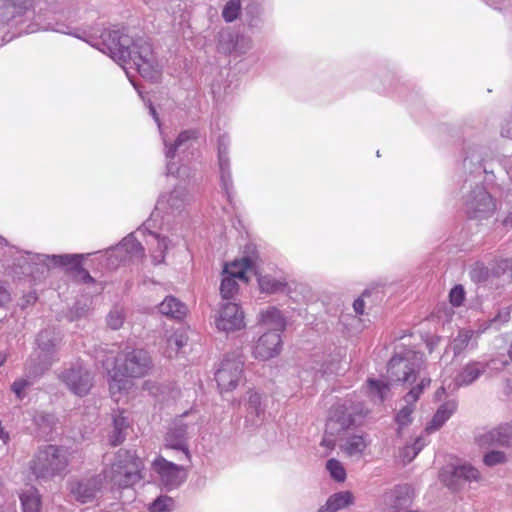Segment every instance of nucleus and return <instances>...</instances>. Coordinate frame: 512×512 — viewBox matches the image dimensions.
<instances>
[{
  "instance_id": "obj_23",
  "label": "nucleus",
  "mask_w": 512,
  "mask_h": 512,
  "mask_svg": "<svg viewBox=\"0 0 512 512\" xmlns=\"http://www.w3.org/2000/svg\"><path fill=\"white\" fill-rule=\"evenodd\" d=\"M458 403L455 399H449L442 403L436 410L431 421L426 427L428 433L438 431L456 412Z\"/></svg>"
},
{
  "instance_id": "obj_39",
  "label": "nucleus",
  "mask_w": 512,
  "mask_h": 512,
  "mask_svg": "<svg viewBox=\"0 0 512 512\" xmlns=\"http://www.w3.org/2000/svg\"><path fill=\"white\" fill-rule=\"evenodd\" d=\"M238 290L239 286L237 279L231 276L223 275V279L220 285V293L222 298L231 299L238 293Z\"/></svg>"
},
{
  "instance_id": "obj_56",
  "label": "nucleus",
  "mask_w": 512,
  "mask_h": 512,
  "mask_svg": "<svg viewBox=\"0 0 512 512\" xmlns=\"http://www.w3.org/2000/svg\"><path fill=\"white\" fill-rule=\"evenodd\" d=\"M353 308L357 314L362 315L364 313V301L360 298L356 299L353 303Z\"/></svg>"
},
{
  "instance_id": "obj_29",
  "label": "nucleus",
  "mask_w": 512,
  "mask_h": 512,
  "mask_svg": "<svg viewBox=\"0 0 512 512\" xmlns=\"http://www.w3.org/2000/svg\"><path fill=\"white\" fill-rule=\"evenodd\" d=\"M369 444L370 440L366 434H353L349 435L340 447L348 456L360 458Z\"/></svg>"
},
{
  "instance_id": "obj_30",
  "label": "nucleus",
  "mask_w": 512,
  "mask_h": 512,
  "mask_svg": "<svg viewBox=\"0 0 512 512\" xmlns=\"http://www.w3.org/2000/svg\"><path fill=\"white\" fill-rule=\"evenodd\" d=\"M354 497L349 491L332 494L317 512H338L353 504Z\"/></svg>"
},
{
  "instance_id": "obj_2",
  "label": "nucleus",
  "mask_w": 512,
  "mask_h": 512,
  "mask_svg": "<svg viewBox=\"0 0 512 512\" xmlns=\"http://www.w3.org/2000/svg\"><path fill=\"white\" fill-rule=\"evenodd\" d=\"M110 361L107 359L103 365L110 375L109 390L113 396L127 390L131 382L122 377H142L151 369L152 361L148 352L143 349L126 347L115 358L113 369H110Z\"/></svg>"
},
{
  "instance_id": "obj_31",
  "label": "nucleus",
  "mask_w": 512,
  "mask_h": 512,
  "mask_svg": "<svg viewBox=\"0 0 512 512\" xmlns=\"http://www.w3.org/2000/svg\"><path fill=\"white\" fill-rule=\"evenodd\" d=\"M158 308L161 314L179 320L187 313L186 305L173 296H167Z\"/></svg>"
},
{
  "instance_id": "obj_17",
  "label": "nucleus",
  "mask_w": 512,
  "mask_h": 512,
  "mask_svg": "<svg viewBox=\"0 0 512 512\" xmlns=\"http://www.w3.org/2000/svg\"><path fill=\"white\" fill-rule=\"evenodd\" d=\"M152 468L158 474L161 483L169 489L178 487L184 481L182 468L161 456L153 461Z\"/></svg>"
},
{
  "instance_id": "obj_12",
  "label": "nucleus",
  "mask_w": 512,
  "mask_h": 512,
  "mask_svg": "<svg viewBox=\"0 0 512 512\" xmlns=\"http://www.w3.org/2000/svg\"><path fill=\"white\" fill-rule=\"evenodd\" d=\"M475 441L482 449H488L490 447H511L512 424H501L493 429L479 433Z\"/></svg>"
},
{
  "instance_id": "obj_63",
  "label": "nucleus",
  "mask_w": 512,
  "mask_h": 512,
  "mask_svg": "<svg viewBox=\"0 0 512 512\" xmlns=\"http://www.w3.org/2000/svg\"><path fill=\"white\" fill-rule=\"evenodd\" d=\"M476 161L480 163L482 161V158L480 156H477Z\"/></svg>"
},
{
  "instance_id": "obj_19",
  "label": "nucleus",
  "mask_w": 512,
  "mask_h": 512,
  "mask_svg": "<svg viewBox=\"0 0 512 512\" xmlns=\"http://www.w3.org/2000/svg\"><path fill=\"white\" fill-rule=\"evenodd\" d=\"M81 254H63V255H39L38 260L47 267L70 266L73 269H79L85 282L93 281L88 271L81 268Z\"/></svg>"
},
{
  "instance_id": "obj_43",
  "label": "nucleus",
  "mask_w": 512,
  "mask_h": 512,
  "mask_svg": "<svg viewBox=\"0 0 512 512\" xmlns=\"http://www.w3.org/2000/svg\"><path fill=\"white\" fill-rule=\"evenodd\" d=\"M483 462L488 467L504 464L507 462V455L503 451L491 450L484 455Z\"/></svg>"
},
{
  "instance_id": "obj_48",
  "label": "nucleus",
  "mask_w": 512,
  "mask_h": 512,
  "mask_svg": "<svg viewBox=\"0 0 512 512\" xmlns=\"http://www.w3.org/2000/svg\"><path fill=\"white\" fill-rule=\"evenodd\" d=\"M251 46L252 41L250 38L237 34V46L235 47L234 52L244 54L251 48Z\"/></svg>"
},
{
  "instance_id": "obj_10",
  "label": "nucleus",
  "mask_w": 512,
  "mask_h": 512,
  "mask_svg": "<svg viewBox=\"0 0 512 512\" xmlns=\"http://www.w3.org/2000/svg\"><path fill=\"white\" fill-rule=\"evenodd\" d=\"M191 201V196L188 191L182 187L177 186L170 193L162 194L158 199L152 217H158L163 214L180 213L186 205Z\"/></svg>"
},
{
  "instance_id": "obj_16",
  "label": "nucleus",
  "mask_w": 512,
  "mask_h": 512,
  "mask_svg": "<svg viewBox=\"0 0 512 512\" xmlns=\"http://www.w3.org/2000/svg\"><path fill=\"white\" fill-rule=\"evenodd\" d=\"M282 349V339L278 332H265L253 347L254 358L267 361L278 356Z\"/></svg>"
},
{
  "instance_id": "obj_58",
  "label": "nucleus",
  "mask_w": 512,
  "mask_h": 512,
  "mask_svg": "<svg viewBox=\"0 0 512 512\" xmlns=\"http://www.w3.org/2000/svg\"><path fill=\"white\" fill-rule=\"evenodd\" d=\"M149 111H150V114L151 116L154 118L155 122L157 123L159 129L161 128V123H160V119H159V116L156 112V109L154 108V106L152 105L151 102H149Z\"/></svg>"
},
{
  "instance_id": "obj_37",
  "label": "nucleus",
  "mask_w": 512,
  "mask_h": 512,
  "mask_svg": "<svg viewBox=\"0 0 512 512\" xmlns=\"http://www.w3.org/2000/svg\"><path fill=\"white\" fill-rule=\"evenodd\" d=\"M237 46V34L230 30H222L218 34V51L231 54Z\"/></svg>"
},
{
  "instance_id": "obj_27",
  "label": "nucleus",
  "mask_w": 512,
  "mask_h": 512,
  "mask_svg": "<svg viewBox=\"0 0 512 512\" xmlns=\"http://www.w3.org/2000/svg\"><path fill=\"white\" fill-rule=\"evenodd\" d=\"M151 246V259L154 265L162 264L166 251L171 247V241L165 236L150 232L146 241Z\"/></svg>"
},
{
  "instance_id": "obj_8",
  "label": "nucleus",
  "mask_w": 512,
  "mask_h": 512,
  "mask_svg": "<svg viewBox=\"0 0 512 512\" xmlns=\"http://www.w3.org/2000/svg\"><path fill=\"white\" fill-rule=\"evenodd\" d=\"M58 377L73 394L79 397L86 396L94 383L92 372L82 361L71 363L60 372Z\"/></svg>"
},
{
  "instance_id": "obj_57",
  "label": "nucleus",
  "mask_w": 512,
  "mask_h": 512,
  "mask_svg": "<svg viewBox=\"0 0 512 512\" xmlns=\"http://www.w3.org/2000/svg\"><path fill=\"white\" fill-rule=\"evenodd\" d=\"M407 454H411V449L410 447L407 445L403 448L402 452H401V457L403 459L404 462H411L414 458H409V456Z\"/></svg>"
},
{
  "instance_id": "obj_36",
  "label": "nucleus",
  "mask_w": 512,
  "mask_h": 512,
  "mask_svg": "<svg viewBox=\"0 0 512 512\" xmlns=\"http://www.w3.org/2000/svg\"><path fill=\"white\" fill-rule=\"evenodd\" d=\"M389 391L388 383L373 379L368 380V393L375 403H382Z\"/></svg>"
},
{
  "instance_id": "obj_52",
  "label": "nucleus",
  "mask_w": 512,
  "mask_h": 512,
  "mask_svg": "<svg viewBox=\"0 0 512 512\" xmlns=\"http://www.w3.org/2000/svg\"><path fill=\"white\" fill-rule=\"evenodd\" d=\"M411 449V454H407L409 458H415L417 454L422 450L424 443L421 438H417L412 445H408Z\"/></svg>"
},
{
  "instance_id": "obj_53",
  "label": "nucleus",
  "mask_w": 512,
  "mask_h": 512,
  "mask_svg": "<svg viewBox=\"0 0 512 512\" xmlns=\"http://www.w3.org/2000/svg\"><path fill=\"white\" fill-rule=\"evenodd\" d=\"M411 449V454H407L409 458H415L417 454L422 450L424 443L421 438H417L412 445H408Z\"/></svg>"
},
{
  "instance_id": "obj_9",
  "label": "nucleus",
  "mask_w": 512,
  "mask_h": 512,
  "mask_svg": "<svg viewBox=\"0 0 512 512\" xmlns=\"http://www.w3.org/2000/svg\"><path fill=\"white\" fill-rule=\"evenodd\" d=\"M244 360L240 355L226 357L215 373V380L223 392H228L237 387L243 374Z\"/></svg>"
},
{
  "instance_id": "obj_18",
  "label": "nucleus",
  "mask_w": 512,
  "mask_h": 512,
  "mask_svg": "<svg viewBox=\"0 0 512 512\" xmlns=\"http://www.w3.org/2000/svg\"><path fill=\"white\" fill-rule=\"evenodd\" d=\"M197 138V132L195 130L182 131L173 144H168L167 140L163 137V143L165 146V157L167 162V174L174 175L179 171V168L175 163L172 162L178 151H184L190 145V142Z\"/></svg>"
},
{
  "instance_id": "obj_14",
  "label": "nucleus",
  "mask_w": 512,
  "mask_h": 512,
  "mask_svg": "<svg viewBox=\"0 0 512 512\" xmlns=\"http://www.w3.org/2000/svg\"><path fill=\"white\" fill-rule=\"evenodd\" d=\"M230 139L227 135H221L218 138V164L220 170L221 187L225 192L227 199L231 202L233 193V181L230 171V160L228 157Z\"/></svg>"
},
{
  "instance_id": "obj_41",
  "label": "nucleus",
  "mask_w": 512,
  "mask_h": 512,
  "mask_svg": "<svg viewBox=\"0 0 512 512\" xmlns=\"http://www.w3.org/2000/svg\"><path fill=\"white\" fill-rule=\"evenodd\" d=\"M37 377H34V376H29L28 375V371H27V366L25 367V377L24 378H20V379H17L13 382L12 384V391L16 394L17 398L19 400H22L25 396L24 394V390L31 386L33 384V381L36 379Z\"/></svg>"
},
{
  "instance_id": "obj_50",
  "label": "nucleus",
  "mask_w": 512,
  "mask_h": 512,
  "mask_svg": "<svg viewBox=\"0 0 512 512\" xmlns=\"http://www.w3.org/2000/svg\"><path fill=\"white\" fill-rule=\"evenodd\" d=\"M126 438V433H123L119 430H115L113 428L112 432L109 435L108 441L112 446L120 445Z\"/></svg>"
},
{
  "instance_id": "obj_62",
  "label": "nucleus",
  "mask_w": 512,
  "mask_h": 512,
  "mask_svg": "<svg viewBox=\"0 0 512 512\" xmlns=\"http://www.w3.org/2000/svg\"><path fill=\"white\" fill-rule=\"evenodd\" d=\"M6 361V354L0 353V367L5 363Z\"/></svg>"
},
{
  "instance_id": "obj_4",
  "label": "nucleus",
  "mask_w": 512,
  "mask_h": 512,
  "mask_svg": "<svg viewBox=\"0 0 512 512\" xmlns=\"http://www.w3.org/2000/svg\"><path fill=\"white\" fill-rule=\"evenodd\" d=\"M143 471L144 462L135 451L120 449L103 477L115 487L129 488L144 478Z\"/></svg>"
},
{
  "instance_id": "obj_13",
  "label": "nucleus",
  "mask_w": 512,
  "mask_h": 512,
  "mask_svg": "<svg viewBox=\"0 0 512 512\" xmlns=\"http://www.w3.org/2000/svg\"><path fill=\"white\" fill-rule=\"evenodd\" d=\"M429 385L430 379L424 377L403 397L405 405L399 410L395 417V421L398 424V433H400L404 427L412 423V414L415 410V404L424 389Z\"/></svg>"
},
{
  "instance_id": "obj_55",
  "label": "nucleus",
  "mask_w": 512,
  "mask_h": 512,
  "mask_svg": "<svg viewBox=\"0 0 512 512\" xmlns=\"http://www.w3.org/2000/svg\"><path fill=\"white\" fill-rule=\"evenodd\" d=\"M10 301L9 291L0 283V306Z\"/></svg>"
},
{
  "instance_id": "obj_46",
  "label": "nucleus",
  "mask_w": 512,
  "mask_h": 512,
  "mask_svg": "<svg viewBox=\"0 0 512 512\" xmlns=\"http://www.w3.org/2000/svg\"><path fill=\"white\" fill-rule=\"evenodd\" d=\"M124 322V315L122 310L116 308L113 309L107 316V324L110 328L117 330Z\"/></svg>"
},
{
  "instance_id": "obj_3",
  "label": "nucleus",
  "mask_w": 512,
  "mask_h": 512,
  "mask_svg": "<svg viewBox=\"0 0 512 512\" xmlns=\"http://www.w3.org/2000/svg\"><path fill=\"white\" fill-rule=\"evenodd\" d=\"M69 459L63 447L48 444L41 446L29 462V470L39 482H49L67 473Z\"/></svg>"
},
{
  "instance_id": "obj_20",
  "label": "nucleus",
  "mask_w": 512,
  "mask_h": 512,
  "mask_svg": "<svg viewBox=\"0 0 512 512\" xmlns=\"http://www.w3.org/2000/svg\"><path fill=\"white\" fill-rule=\"evenodd\" d=\"M186 415L187 413L174 421L173 426L167 433L166 442L169 447L183 451L185 456L188 457L189 452L186 446V438L192 426L184 422V416Z\"/></svg>"
},
{
  "instance_id": "obj_44",
  "label": "nucleus",
  "mask_w": 512,
  "mask_h": 512,
  "mask_svg": "<svg viewBox=\"0 0 512 512\" xmlns=\"http://www.w3.org/2000/svg\"><path fill=\"white\" fill-rule=\"evenodd\" d=\"M173 508L174 501L168 496H160L150 505V510L153 512L171 511Z\"/></svg>"
},
{
  "instance_id": "obj_25",
  "label": "nucleus",
  "mask_w": 512,
  "mask_h": 512,
  "mask_svg": "<svg viewBox=\"0 0 512 512\" xmlns=\"http://www.w3.org/2000/svg\"><path fill=\"white\" fill-rule=\"evenodd\" d=\"M187 343V333L184 330H177L171 333L167 332L165 334L164 342L161 345V348L163 350V354L166 357L172 358L173 356L177 355L178 352L187 345Z\"/></svg>"
},
{
  "instance_id": "obj_11",
  "label": "nucleus",
  "mask_w": 512,
  "mask_h": 512,
  "mask_svg": "<svg viewBox=\"0 0 512 512\" xmlns=\"http://www.w3.org/2000/svg\"><path fill=\"white\" fill-rule=\"evenodd\" d=\"M215 323L217 329L224 332L241 330L246 325L243 311L234 302H227L221 305Z\"/></svg>"
},
{
  "instance_id": "obj_32",
  "label": "nucleus",
  "mask_w": 512,
  "mask_h": 512,
  "mask_svg": "<svg viewBox=\"0 0 512 512\" xmlns=\"http://www.w3.org/2000/svg\"><path fill=\"white\" fill-rule=\"evenodd\" d=\"M3 8H0V21L6 22L16 15L22 14L32 6L33 0H4Z\"/></svg>"
},
{
  "instance_id": "obj_54",
  "label": "nucleus",
  "mask_w": 512,
  "mask_h": 512,
  "mask_svg": "<svg viewBox=\"0 0 512 512\" xmlns=\"http://www.w3.org/2000/svg\"><path fill=\"white\" fill-rule=\"evenodd\" d=\"M501 135L503 137L512 139V120H507L501 128Z\"/></svg>"
},
{
  "instance_id": "obj_49",
  "label": "nucleus",
  "mask_w": 512,
  "mask_h": 512,
  "mask_svg": "<svg viewBox=\"0 0 512 512\" xmlns=\"http://www.w3.org/2000/svg\"><path fill=\"white\" fill-rule=\"evenodd\" d=\"M468 332H460L457 338L453 342V350L455 353H458L464 346L467 345L469 341Z\"/></svg>"
},
{
  "instance_id": "obj_61",
  "label": "nucleus",
  "mask_w": 512,
  "mask_h": 512,
  "mask_svg": "<svg viewBox=\"0 0 512 512\" xmlns=\"http://www.w3.org/2000/svg\"><path fill=\"white\" fill-rule=\"evenodd\" d=\"M510 315V309H505L502 313L499 314V317H503L504 321H507Z\"/></svg>"
},
{
  "instance_id": "obj_38",
  "label": "nucleus",
  "mask_w": 512,
  "mask_h": 512,
  "mask_svg": "<svg viewBox=\"0 0 512 512\" xmlns=\"http://www.w3.org/2000/svg\"><path fill=\"white\" fill-rule=\"evenodd\" d=\"M457 465L447 466L441 473L442 482L452 490H458L464 484L460 473H456Z\"/></svg>"
},
{
  "instance_id": "obj_42",
  "label": "nucleus",
  "mask_w": 512,
  "mask_h": 512,
  "mask_svg": "<svg viewBox=\"0 0 512 512\" xmlns=\"http://www.w3.org/2000/svg\"><path fill=\"white\" fill-rule=\"evenodd\" d=\"M326 468L334 480L338 482H343L345 480L346 471L340 461L336 459H330L327 461Z\"/></svg>"
},
{
  "instance_id": "obj_35",
  "label": "nucleus",
  "mask_w": 512,
  "mask_h": 512,
  "mask_svg": "<svg viewBox=\"0 0 512 512\" xmlns=\"http://www.w3.org/2000/svg\"><path fill=\"white\" fill-rule=\"evenodd\" d=\"M248 417H254L252 422L257 424L264 417V408L262 407L261 396L256 392H249L247 402Z\"/></svg>"
},
{
  "instance_id": "obj_21",
  "label": "nucleus",
  "mask_w": 512,
  "mask_h": 512,
  "mask_svg": "<svg viewBox=\"0 0 512 512\" xmlns=\"http://www.w3.org/2000/svg\"><path fill=\"white\" fill-rule=\"evenodd\" d=\"M355 417L344 405L337 406L331 413L326 424V431L333 435L341 430H346L355 424Z\"/></svg>"
},
{
  "instance_id": "obj_47",
  "label": "nucleus",
  "mask_w": 512,
  "mask_h": 512,
  "mask_svg": "<svg viewBox=\"0 0 512 512\" xmlns=\"http://www.w3.org/2000/svg\"><path fill=\"white\" fill-rule=\"evenodd\" d=\"M450 302L453 306L459 307L465 298V292L461 285H457L451 289L449 293Z\"/></svg>"
},
{
  "instance_id": "obj_40",
  "label": "nucleus",
  "mask_w": 512,
  "mask_h": 512,
  "mask_svg": "<svg viewBox=\"0 0 512 512\" xmlns=\"http://www.w3.org/2000/svg\"><path fill=\"white\" fill-rule=\"evenodd\" d=\"M457 471V473H460L461 479L464 484L467 482H478L481 480V474L479 470L472 466L471 464L465 463L457 465Z\"/></svg>"
},
{
  "instance_id": "obj_64",
  "label": "nucleus",
  "mask_w": 512,
  "mask_h": 512,
  "mask_svg": "<svg viewBox=\"0 0 512 512\" xmlns=\"http://www.w3.org/2000/svg\"><path fill=\"white\" fill-rule=\"evenodd\" d=\"M150 221H151V220H149V221H147V222L145 223V227H146V228H148V227L150 226Z\"/></svg>"
},
{
  "instance_id": "obj_28",
  "label": "nucleus",
  "mask_w": 512,
  "mask_h": 512,
  "mask_svg": "<svg viewBox=\"0 0 512 512\" xmlns=\"http://www.w3.org/2000/svg\"><path fill=\"white\" fill-rule=\"evenodd\" d=\"M487 365L482 362H471L463 367L455 378V388L468 386L486 371Z\"/></svg>"
},
{
  "instance_id": "obj_7",
  "label": "nucleus",
  "mask_w": 512,
  "mask_h": 512,
  "mask_svg": "<svg viewBox=\"0 0 512 512\" xmlns=\"http://www.w3.org/2000/svg\"><path fill=\"white\" fill-rule=\"evenodd\" d=\"M422 364V355L407 351L403 356L397 354L388 363V373L392 380L412 384L416 381Z\"/></svg>"
},
{
  "instance_id": "obj_45",
  "label": "nucleus",
  "mask_w": 512,
  "mask_h": 512,
  "mask_svg": "<svg viewBox=\"0 0 512 512\" xmlns=\"http://www.w3.org/2000/svg\"><path fill=\"white\" fill-rule=\"evenodd\" d=\"M240 12V2L238 0H231L225 5L222 16L227 22L234 21Z\"/></svg>"
},
{
  "instance_id": "obj_5",
  "label": "nucleus",
  "mask_w": 512,
  "mask_h": 512,
  "mask_svg": "<svg viewBox=\"0 0 512 512\" xmlns=\"http://www.w3.org/2000/svg\"><path fill=\"white\" fill-rule=\"evenodd\" d=\"M61 341L59 333L53 329L41 331L37 337V349L27 362L29 376L40 377L57 360L56 348Z\"/></svg>"
},
{
  "instance_id": "obj_60",
  "label": "nucleus",
  "mask_w": 512,
  "mask_h": 512,
  "mask_svg": "<svg viewBox=\"0 0 512 512\" xmlns=\"http://www.w3.org/2000/svg\"><path fill=\"white\" fill-rule=\"evenodd\" d=\"M503 225L509 226L512 225V213H509L504 219H503Z\"/></svg>"
},
{
  "instance_id": "obj_15",
  "label": "nucleus",
  "mask_w": 512,
  "mask_h": 512,
  "mask_svg": "<svg viewBox=\"0 0 512 512\" xmlns=\"http://www.w3.org/2000/svg\"><path fill=\"white\" fill-rule=\"evenodd\" d=\"M104 477L97 475L89 478L73 480L69 483V489L74 498L81 502L87 503L95 499L103 485Z\"/></svg>"
},
{
  "instance_id": "obj_59",
  "label": "nucleus",
  "mask_w": 512,
  "mask_h": 512,
  "mask_svg": "<svg viewBox=\"0 0 512 512\" xmlns=\"http://www.w3.org/2000/svg\"><path fill=\"white\" fill-rule=\"evenodd\" d=\"M445 394H446V390H445V388H444L443 386H442V387H440V388L435 392V398H436V400L441 401V400L444 398Z\"/></svg>"
},
{
  "instance_id": "obj_26",
  "label": "nucleus",
  "mask_w": 512,
  "mask_h": 512,
  "mask_svg": "<svg viewBox=\"0 0 512 512\" xmlns=\"http://www.w3.org/2000/svg\"><path fill=\"white\" fill-rule=\"evenodd\" d=\"M254 265V260L250 257L235 259L224 266L223 275L247 282L248 278L246 274L254 270Z\"/></svg>"
},
{
  "instance_id": "obj_34",
  "label": "nucleus",
  "mask_w": 512,
  "mask_h": 512,
  "mask_svg": "<svg viewBox=\"0 0 512 512\" xmlns=\"http://www.w3.org/2000/svg\"><path fill=\"white\" fill-rule=\"evenodd\" d=\"M258 284L260 291L267 294H274L281 292L286 287L285 279L276 278L272 275H260L258 277Z\"/></svg>"
},
{
  "instance_id": "obj_22",
  "label": "nucleus",
  "mask_w": 512,
  "mask_h": 512,
  "mask_svg": "<svg viewBox=\"0 0 512 512\" xmlns=\"http://www.w3.org/2000/svg\"><path fill=\"white\" fill-rule=\"evenodd\" d=\"M111 252V255L116 256L120 261L142 258L144 256V248L133 234L125 237Z\"/></svg>"
},
{
  "instance_id": "obj_6",
  "label": "nucleus",
  "mask_w": 512,
  "mask_h": 512,
  "mask_svg": "<svg viewBox=\"0 0 512 512\" xmlns=\"http://www.w3.org/2000/svg\"><path fill=\"white\" fill-rule=\"evenodd\" d=\"M464 211L471 220L482 222L496 211V203L484 186H476L464 196Z\"/></svg>"
},
{
  "instance_id": "obj_24",
  "label": "nucleus",
  "mask_w": 512,
  "mask_h": 512,
  "mask_svg": "<svg viewBox=\"0 0 512 512\" xmlns=\"http://www.w3.org/2000/svg\"><path fill=\"white\" fill-rule=\"evenodd\" d=\"M259 322L265 328L266 332H278L280 335L286 326L285 318L282 313L275 307H268L259 314Z\"/></svg>"
},
{
  "instance_id": "obj_33",
  "label": "nucleus",
  "mask_w": 512,
  "mask_h": 512,
  "mask_svg": "<svg viewBox=\"0 0 512 512\" xmlns=\"http://www.w3.org/2000/svg\"><path fill=\"white\" fill-rule=\"evenodd\" d=\"M23 512H40L41 500L39 492L34 487H29L20 494Z\"/></svg>"
},
{
  "instance_id": "obj_1",
  "label": "nucleus",
  "mask_w": 512,
  "mask_h": 512,
  "mask_svg": "<svg viewBox=\"0 0 512 512\" xmlns=\"http://www.w3.org/2000/svg\"><path fill=\"white\" fill-rule=\"evenodd\" d=\"M77 37L108 54L126 71L128 77V65H133L136 71L147 80L156 82L161 76L162 66L159 64L151 44L143 37L135 39L124 29H105L99 37L94 35L87 38Z\"/></svg>"
},
{
  "instance_id": "obj_51",
  "label": "nucleus",
  "mask_w": 512,
  "mask_h": 512,
  "mask_svg": "<svg viewBox=\"0 0 512 512\" xmlns=\"http://www.w3.org/2000/svg\"><path fill=\"white\" fill-rule=\"evenodd\" d=\"M128 421L126 419V417H124L122 414H119V415H115L113 417V428H115V430H119L123 433H126V429L128 428Z\"/></svg>"
}]
</instances>
